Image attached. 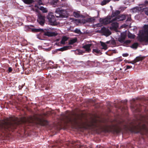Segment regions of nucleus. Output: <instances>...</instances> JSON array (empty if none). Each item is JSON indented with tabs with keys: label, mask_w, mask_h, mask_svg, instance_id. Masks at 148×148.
Returning <instances> with one entry per match:
<instances>
[{
	"label": "nucleus",
	"mask_w": 148,
	"mask_h": 148,
	"mask_svg": "<svg viewBox=\"0 0 148 148\" xmlns=\"http://www.w3.org/2000/svg\"><path fill=\"white\" fill-rule=\"evenodd\" d=\"M12 120L7 119L6 121H0V130L3 129H14L16 127L17 124Z\"/></svg>",
	"instance_id": "obj_1"
},
{
	"label": "nucleus",
	"mask_w": 148,
	"mask_h": 148,
	"mask_svg": "<svg viewBox=\"0 0 148 148\" xmlns=\"http://www.w3.org/2000/svg\"><path fill=\"white\" fill-rule=\"evenodd\" d=\"M25 31L32 32H44V35L48 36V37H51L54 36H57L58 34L57 33L51 32L47 31L45 32V30L46 29L45 28L43 29L42 28H25Z\"/></svg>",
	"instance_id": "obj_2"
},
{
	"label": "nucleus",
	"mask_w": 148,
	"mask_h": 148,
	"mask_svg": "<svg viewBox=\"0 0 148 148\" xmlns=\"http://www.w3.org/2000/svg\"><path fill=\"white\" fill-rule=\"evenodd\" d=\"M140 31V34L137 37L138 40L140 42H148V28H143Z\"/></svg>",
	"instance_id": "obj_3"
},
{
	"label": "nucleus",
	"mask_w": 148,
	"mask_h": 148,
	"mask_svg": "<svg viewBox=\"0 0 148 148\" xmlns=\"http://www.w3.org/2000/svg\"><path fill=\"white\" fill-rule=\"evenodd\" d=\"M111 18V16H108L104 18H100L99 19V23L92 24L91 25H92V27H101V28H106L103 26V25L110 24L112 20Z\"/></svg>",
	"instance_id": "obj_4"
},
{
	"label": "nucleus",
	"mask_w": 148,
	"mask_h": 148,
	"mask_svg": "<svg viewBox=\"0 0 148 148\" xmlns=\"http://www.w3.org/2000/svg\"><path fill=\"white\" fill-rule=\"evenodd\" d=\"M95 18H97V17L88 18L86 20L84 18L82 19L73 18L72 20L73 21L75 22V23L77 25L83 24L85 23H87L88 25L89 22H91L92 23L93 22H94L95 20Z\"/></svg>",
	"instance_id": "obj_5"
},
{
	"label": "nucleus",
	"mask_w": 148,
	"mask_h": 148,
	"mask_svg": "<svg viewBox=\"0 0 148 148\" xmlns=\"http://www.w3.org/2000/svg\"><path fill=\"white\" fill-rule=\"evenodd\" d=\"M55 16L57 19L61 20L62 18H66L67 16L66 12L58 8L55 11Z\"/></svg>",
	"instance_id": "obj_6"
},
{
	"label": "nucleus",
	"mask_w": 148,
	"mask_h": 148,
	"mask_svg": "<svg viewBox=\"0 0 148 148\" xmlns=\"http://www.w3.org/2000/svg\"><path fill=\"white\" fill-rule=\"evenodd\" d=\"M47 17L49 24L50 25L53 26L57 25L58 27L59 23L56 21V17L53 13L52 12L49 13Z\"/></svg>",
	"instance_id": "obj_7"
},
{
	"label": "nucleus",
	"mask_w": 148,
	"mask_h": 148,
	"mask_svg": "<svg viewBox=\"0 0 148 148\" xmlns=\"http://www.w3.org/2000/svg\"><path fill=\"white\" fill-rule=\"evenodd\" d=\"M101 63L97 60L94 61H88L86 63V65L89 67H99L100 66Z\"/></svg>",
	"instance_id": "obj_8"
},
{
	"label": "nucleus",
	"mask_w": 148,
	"mask_h": 148,
	"mask_svg": "<svg viewBox=\"0 0 148 148\" xmlns=\"http://www.w3.org/2000/svg\"><path fill=\"white\" fill-rule=\"evenodd\" d=\"M99 30H97V32L101 33L102 35L105 36L106 37L108 36L111 34V32L108 28H101Z\"/></svg>",
	"instance_id": "obj_9"
},
{
	"label": "nucleus",
	"mask_w": 148,
	"mask_h": 148,
	"mask_svg": "<svg viewBox=\"0 0 148 148\" xmlns=\"http://www.w3.org/2000/svg\"><path fill=\"white\" fill-rule=\"evenodd\" d=\"M114 18H113L111 20V26L107 28H119V24L115 21H116V20H114Z\"/></svg>",
	"instance_id": "obj_10"
},
{
	"label": "nucleus",
	"mask_w": 148,
	"mask_h": 148,
	"mask_svg": "<svg viewBox=\"0 0 148 148\" xmlns=\"http://www.w3.org/2000/svg\"><path fill=\"white\" fill-rule=\"evenodd\" d=\"M126 18V16L124 14H120L114 18V20L118 21H122L125 20Z\"/></svg>",
	"instance_id": "obj_11"
},
{
	"label": "nucleus",
	"mask_w": 148,
	"mask_h": 148,
	"mask_svg": "<svg viewBox=\"0 0 148 148\" xmlns=\"http://www.w3.org/2000/svg\"><path fill=\"white\" fill-rule=\"evenodd\" d=\"M73 15L75 18H85V16L80 14V11H74L73 12Z\"/></svg>",
	"instance_id": "obj_12"
},
{
	"label": "nucleus",
	"mask_w": 148,
	"mask_h": 148,
	"mask_svg": "<svg viewBox=\"0 0 148 148\" xmlns=\"http://www.w3.org/2000/svg\"><path fill=\"white\" fill-rule=\"evenodd\" d=\"M92 45L91 44H86L82 47V48L85 50V51L88 52H90L91 51L90 48Z\"/></svg>",
	"instance_id": "obj_13"
},
{
	"label": "nucleus",
	"mask_w": 148,
	"mask_h": 148,
	"mask_svg": "<svg viewBox=\"0 0 148 148\" xmlns=\"http://www.w3.org/2000/svg\"><path fill=\"white\" fill-rule=\"evenodd\" d=\"M131 17L128 18L126 21L125 23L123 25L125 27L129 26V28H131L132 27L131 26Z\"/></svg>",
	"instance_id": "obj_14"
},
{
	"label": "nucleus",
	"mask_w": 148,
	"mask_h": 148,
	"mask_svg": "<svg viewBox=\"0 0 148 148\" xmlns=\"http://www.w3.org/2000/svg\"><path fill=\"white\" fill-rule=\"evenodd\" d=\"M126 35L124 34H121V36L118 38V40L120 42L123 43L124 42Z\"/></svg>",
	"instance_id": "obj_15"
},
{
	"label": "nucleus",
	"mask_w": 148,
	"mask_h": 148,
	"mask_svg": "<svg viewBox=\"0 0 148 148\" xmlns=\"http://www.w3.org/2000/svg\"><path fill=\"white\" fill-rule=\"evenodd\" d=\"M50 1L51 4L53 5L54 7L59 5V1L58 0H50Z\"/></svg>",
	"instance_id": "obj_16"
},
{
	"label": "nucleus",
	"mask_w": 148,
	"mask_h": 148,
	"mask_svg": "<svg viewBox=\"0 0 148 148\" xmlns=\"http://www.w3.org/2000/svg\"><path fill=\"white\" fill-rule=\"evenodd\" d=\"M106 43L108 44H110L111 47H114L116 45L115 41L113 39L109 41H107Z\"/></svg>",
	"instance_id": "obj_17"
},
{
	"label": "nucleus",
	"mask_w": 148,
	"mask_h": 148,
	"mask_svg": "<svg viewBox=\"0 0 148 148\" xmlns=\"http://www.w3.org/2000/svg\"><path fill=\"white\" fill-rule=\"evenodd\" d=\"M120 12L119 10H117L115 11H112L111 14V18L114 17H116L118 15L120 14Z\"/></svg>",
	"instance_id": "obj_18"
},
{
	"label": "nucleus",
	"mask_w": 148,
	"mask_h": 148,
	"mask_svg": "<svg viewBox=\"0 0 148 148\" xmlns=\"http://www.w3.org/2000/svg\"><path fill=\"white\" fill-rule=\"evenodd\" d=\"M142 130L143 131V134L148 132V128L145 124H144L142 128Z\"/></svg>",
	"instance_id": "obj_19"
},
{
	"label": "nucleus",
	"mask_w": 148,
	"mask_h": 148,
	"mask_svg": "<svg viewBox=\"0 0 148 148\" xmlns=\"http://www.w3.org/2000/svg\"><path fill=\"white\" fill-rule=\"evenodd\" d=\"M139 10V8L138 7H135L131 9V12L133 13H136L138 12Z\"/></svg>",
	"instance_id": "obj_20"
},
{
	"label": "nucleus",
	"mask_w": 148,
	"mask_h": 148,
	"mask_svg": "<svg viewBox=\"0 0 148 148\" xmlns=\"http://www.w3.org/2000/svg\"><path fill=\"white\" fill-rule=\"evenodd\" d=\"M143 59V57H141V56L137 57L134 60L135 63H136L139 61H141Z\"/></svg>",
	"instance_id": "obj_21"
},
{
	"label": "nucleus",
	"mask_w": 148,
	"mask_h": 148,
	"mask_svg": "<svg viewBox=\"0 0 148 148\" xmlns=\"http://www.w3.org/2000/svg\"><path fill=\"white\" fill-rule=\"evenodd\" d=\"M68 39V38L66 36H63L60 42L62 44H65V42Z\"/></svg>",
	"instance_id": "obj_22"
},
{
	"label": "nucleus",
	"mask_w": 148,
	"mask_h": 148,
	"mask_svg": "<svg viewBox=\"0 0 148 148\" xmlns=\"http://www.w3.org/2000/svg\"><path fill=\"white\" fill-rule=\"evenodd\" d=\"M83 53V51L79 49H77L75 51V53L76 54L82 55Z\"/></svg>",
	"instance_id": "obj_23"
},
{
	"label": "nucleus",
	"mask_w": 148,
	"mask_h": 148,
	"mask_svg": "<svg viewBox=\"0 0 148 148\" xmlns=\"http://www.w3.org/2000/svg\"><path fill=\"white\" fill-rule=\"evenodd\" d=\"M111 0H103L101 3V4L102 5H105L109 3Z\"/></svg>",
	"instance_id": "obj_24"
},
{
	"label": "nucleus",
	"mask_w": 148,
	"mask_h": 148,
	"mask_svg": "<svg viewBox=\"0 0 148 148\" xmlns=\"http://www.w3.org/2000/svg\"><path fill=\"white\" fill-rule=\"evenodd\" d=\"M40 10H41L44 13H46L47 12V9L42 6H40L39 8Z\"/></svg>",
	"instance_id": "obj_25"
},
{
	"label": "nucleus",
	"mask_w": 148,
	"mask_h": 148,
	"mask_svg": "<svg viewBox=\"0 0 148 148\" xmlns=\"http://www.w3.org/2000/svg\"><path fill=\"white\" fill-rule=\"evenodd\" d=\"M101 45L102 46L101 49L106 50L107 49V45L104 43L101 42Z\"/></svg>",
	"instance_id": "obj_26"
},
{
	"label": "nucleus",
	"mask_w": 148,
	"mask_h": 148,
	"mask_svg": "<svg viewBox=\"0 0 148 148\" xmlns=\"http://www.w3.org/2000/svg\"><path fill=\"white\" fill-rule=\"evenodd\" d=\"M24 2L27 4L32 3L33 2V0H23Z\"/></svg>",
	"instance_id": "obj_27"
},
{
	"label": "nucleus",
	"mask_w": 148,
	"mask_h": 148,
	"mask_svg": "<svg viewBox=\"0 0 148 148\" xmlns=\"http://www.w3.org/2000/svg\"><path fill=\"white\" fill-rule=\"evenodd\" d=\"M38 19L37 20H45V17L39 14L38 15Z\"/></svg>",
	"instance_id": "obj_28"
},
{
	"label": "nucleus",
	"mask_w": 148,
	"mask_h": 148,
	"mask_svg": "<svg viewBox=\"0 0 148 148\" xmlns=\"http://www.w3.org/2000/svg\"><path fill=\"white\" fill-rule=\"evenodd\" d=\"M42 2L41 0H40L38 2V3L36 5H35V7H37L38 8H39V7H40V6L42 5Z\"/></svg>",
	"instance_id": "obj_29"
},
{
	"label": "nucleus",
	"mask_w": 148,
	"mask_h": 148,
	"mask_svg": "<svg viewBox=\"0 0 148 148\" xmlns=\"http://www.w3.org/2000/svg\"><path fill=\"white\" fill-rule=\"evenodd\" d=\"M37 21L39 23L41 26H43L45 23V20H37Z\"/></svg>",
	"instance_id": "obj_30"
},
{
	"label": "nucleus",
	"mask_w": 148,
	"mask_h": 148,
	"mask_svg": "<svg viewBox=\"0 0 148 148\" xmlns=\"http://www.w3.org/2000/svg\"><path fill=\"white\" fill-rule=\"evenodd\" d=\"M92 52L96 53H99L100 52V50L97 48H96L93 49Z\"/></svg>",
	"instance_id": "obj_31"
},
{
	"label": "nucleus",
	"mask_w": 148,
	"mask_h": 148,
	"mask_svg": "<svg viewBox=\"0 0 148 148\" xmlns=\"http://www.w3.org/2000/svg\"><path fill=\"white\" fill-rule=\"evenodd\" d=\"M128 37L129 38L134 39L135 38V35L129 33L128 34Z\"/></svg>",
	"instance_id": "obj_32"
},
{
	"label": "nucleus",
	"mask_w": 148,
	"mask_h": 148,
	"mask_svg": "<svg viewBox=\"0 0 148 148\" xmlns=\"http://www.w3.org/2000/svg\"><path fill=\"white\" fill-rule=\"evenodd\" d=\"M77 41V39L76 38H74L71 40L69 42L70 44H73L74 43L76 42Z\"/></svg>",
	"instance_id": "obj_33"
},
{
	"label": "nucleus",
	"mask_w": 148,
	"mask_h": 148,
	"mask_svg": "<svg viewBox=\"0 0 148 148\" xmlns=\"http://www.w3.org/2000/svg\"><path fill=\"white\" fill-rule=\"evenodd\" d=\"M68 48V47L65 46L59 49V50L60 51H64L67 50Z\"/></svg>",
	"instance_id": "obj_34"
},
{
	"label": "nucleus",
	"mask_w": 148,
	"mask_h": 148,
	"mask_svg": "<svg viewBox=\"0 0 148 148\" xmlns=\"http://www.w3.org/2000/svg\"><path fill=\"white\" fill-rule=\"evenodd\" d=\"M138 45L137 43H134L133 44L132 46L133 48H136L138 46Z\"/></svg>",
	"instance_id": "obj_35"
},
{
	"label": "nucleus",
	"mask_w": 148,
	"mask_h": 148,
	"mask_svg": "<svg viewBox=\"0 0 148 148\" xmlns=\"http://www.w3.org/2000/svg\"><path fill=\"white\" fill-rule=\"evenodd\" d=\"M74 32L76 33L79 34L81 33L80 30L78 29L77 28H76V29L75 30Z\"/></svg>",
	"instance_id": "obj_36"
},
{
	"label": "nucleus",
	"mask_w": 148,
	"mask_h": 148,
	"mask_svg": "<svg viewBox=\"0 0 148 148\" xmlns=\"http://www.w3.org/2000/svg\"><path fill=\"white\" fill-rule=\"evenodd\" d=\"M128 55H129V54L127 53H123L122 54V56L123 57H127V56H128Z\"/></svg>",
	"instance_id": "obj_37"
},
{
	"label": "nucleus",
	"mask_w": 148,
	"mask_h": 148,
	"mask_svg": "<svg viewBox=\"0 0 148 148\" xmlns=\"http://www.w3.org/2000/svg\"><path fill=\"white\" fill-rule=\"evenodd\" d=\"M144 3L145 6H148V1L145 0L144 2Z\"/></svg>",
	"instance_id": "obj_38"
},
{
	"label": "nucleus",
	"mask_w": 148,
	"mask_h": 148,
	"mask_svg": "<svg viewBox=\"0 0 148 148\" xmlns=\"http://www.w3.org/2000/svg\"><path fill=\"white\" fill-rule=\"evenodd\" d=\"M134 60H133V61H130L129 62H128L129 63H131V64H134L135 63L134 62Z\"/></svg>",
	"instance_id": "obj_39"
},
{
	"label": "nucleus",
	"mask_w": 148,
	"mask_h": 148,
	"mask_svg": "<svg viewBox=\"0 0 148 148\" xmlns=\"http://www.w3.org/2000/svg\"><path fill=\"white\" fill-rule=\"evenodd\" d=\"M12 70V67H9L8 68V71H9L10 72H11Z\"/></svg>",
	"instance_id": "obj_40"
},
{
	"label": "nucleus",
	"mask_w": 148,
	"mask_h": 148,
	"mask_svg": "<svg viewBox=\"0 0 148 148\" xmlns=\"http://www.w3.org/2000/svg\"><path fill=\"white\" fill-rule=\"evenodd\" d=\"M141 28H148V25H145L142 27Z\"/></svg>",
	"instance_id": "obj_41"
},
{
	"label": "nucleus",
	"mask_w": 148,
	"mask_h": 148,
	"mask_svg": "<svg viewBox=\"0 0 148 148\" xmlns=\"http://www.w3.org/2000/svg\"><path fill=\"white\" fill-rule=\"evenodd\" d=\"M132 67V66L127 65L126 66V69H128L131 68Z\"/></svg>",
	"instance_id": "obj_42"
},
{
	"label": "nucleus",
	"mask_w": 148,
	"mask_h": 148,
	"mask_svg": "<svg viewBox=\"0 0 148 148\" xmlns=\"http://www.w3.org/2000/svg\"><path fill=\"white\" fill-rule=\"evenodd\" d=\"M50 63H51L52 64H53L54 63L52 61H49L48 62V63L50 64Z\"/></svg>",
	"instance_id": "obj_43"
},
{
	"label": "nucleus",
	"mask_w": 148,
	"mask_h": 148,
	"mask_svg": "<svg viewBox=\"0 0 148 148\" xmlns=\"http://www.w3.org/2000/svg\"><path fill=\"white\" fill-rule=\"evenodd\" d=\"M62 2H65L67 0H61Z\"/></svg>",
	"instance_id": "obj_44"
},
{
	"label": "nucleus",
	"mask_w": 148,
	"mask_h": 148,
	"mask_svg": "<svg viewBox=\"0 0 148 148\" xmlns=\"http://www.w3.org/2000/svg\"><path fill=\"white\" fill-rule=\"evenodd\" d=\"M111 30H112L113 29H114L115 30H116V29L117 28H110Z\"/></svg>",
	"instance_id": "obj_45"
},
{
	"label": "nucleus",
	"mask_w": 148,
	"mask_h": 148,
	"mask_svg": "<svg viewBox=\"0 0 148 148\" xmlns=\"http://www.w3.org/2000/svg\"><path fill=\"white\" fill-rule=\"evenodd\" d=\"M112 1H119V0H112Z\"/></svg>",
	"instance_id": "obj_46"
},
{
	"label": "nucleus",
	"mask_w": 148,
	"mask_h": 148,
	"mask_svg": "<svg viewBox=\"0 0 148 148\" xmlns=\"http://www.w3.org/2000/svg\"><path fill=\"white\" fill-rule=\"evenodd\" d=\"M75 1H79V2H80L81 1V0H75Z\"/></svg>",
	"instance_id": "obj_47"
},
{
	"label": "nucleus",
	"mask_w": 148,
	"mask_h": 148,
	"mask_svg": "<svg viewBox=\"0 0 148 148\" xmlns=\"http://www.w3.org/2000/svg\"><path fill=\"white\" fill-rule=\"evenodd\" d=\"M122 27H125V26H123V25H122V26H121L120 28H122V27H122ZM125 27V28H126L125 27ZM127 27H129V26H127Z\"/></svg>",
	"instance_id": "obj_48"
},
{
	"label": "nucleus",
	"mask_w": 148,
	"mask_h": 148,
	"mask_svg": "<svg viewBox=\"0 0 148 148\" xmlns=\"http://www.w3.org/2000/svg\"><path fill=\"white\" fill-rule=\"evenodd\" d=\"M66 118H68V117L67 116H66Z\"/></svg>",
	"instance_id": "obj_49"
},
{
	"label": "nucleus",
	"mask_w": 148,
	"mask_h": 148,
	"mask_svg": "<svg viewBox=\"0 0 148 148\" xmlns=\"http://www.w3.org/2000/svg\"><path fill=\"white\" fill-rule=\"evenodd\" d=\"M71 29V28H68V30H70Z\"/></svg>",
	"instance_id": "obj_50"
},
{
	"label": "nucleus",
	"mask_w": 148,
	"mask_h": 148,
	"mask_svg": "<svg viewBox=\"0 0 148 148\" xmlns=\"http://www.w3.org/2000/svg\"><path fill=\"white\" fill-rule=\"evenodd\" d=\"M22 88L21 86H20L19 87V88Z\"/></svg>",
	"instance_id": "obj_51"
},
{
	"label": "nucleus",
	"mask_w": 148,
	"mask_h": 148,
	"mask_svg": "<svg viewBox=\"0 0 148 148\" xmlns=\"http://www.w3.org/2000/svg\"><path fill=\"white\" fill-rule=\"evenodd\" d=\"M145 121L146 122H147H147H148V121H146V120H145Z\"/></svg>",
	"instance_id": "obj_52"
},
{
	"label": "nucleus",
	"mask_w": 148,
	"mask_h": 148,
	"mask_svg": "<svg viewBox=\"0 0 148 148\" xmlns=\"http://www.w3.org/2000/svg\"><path fill=\"white\" fill-rule=\"evenodd\" d=\"M45 89H47V88H45Z\"/></svg>",
	"instance_id": "obj_53"
},
{
	"label": "nucleus",
	"mask_w": 148,
	"mask_h": 148,
	"mask_svg": "<svg viewBox=\"0 0 148 148\" xmlns=\"http://www.w3.org/2000/svg\"><path fill=\"white\" fill-rule=\"evenodd\" d=\"M134 1V0H133L132 1Z\"/></svg>",
	"instance_id": "obj_54"
},
{
	"label": "nucleus",
	"mask_w": 148,
	"mask_h": 148,
	"mask_svg": "<svg viewBox=\"0 0 148 148\" xmlns=\"http://www.w3.org/2000/svg\"><path fill=\"white\" fill-rule=\"evenodd\" d=\"M147 123H148V122H147Z\"/></svg>",
	"instance_id": "obj_55"
}]
</instances>
